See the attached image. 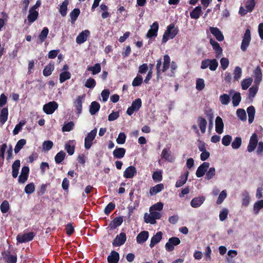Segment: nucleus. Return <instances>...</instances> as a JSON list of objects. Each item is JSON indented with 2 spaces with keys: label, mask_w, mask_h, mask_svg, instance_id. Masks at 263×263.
<instances>
[{
  "label": "nucleus",
  "mask_w": 263,
  "mask_h": 263,
  "mask_svg": "<svg viewBox=\"0 0 263 263\" xmlns=\"http://www.w3.org/2000/svg\"><path fill=\"white\" fill-rule=\"evenodd\" d=\"M20 167V161L18 160H15L12 164V176L13 178H16L18 171Z\"/></svg>",
  "instance_id": "35"
},
{
  "label": "nucleus",
  "mask_w": 263,
  "mask_h": 263,
  "mask_svg": "<svg viewBox=\"0 0 263 263\" xmlns=\"http://www.w3.org/2000/svg\"><path fill=\"white\" fill-rule=\"evenodd\" d=\"M126 240V236L124 233H121L114 239L112 245L118 247L123 245Z\"/></svg>",
  "instance_id": "11"
},
{
  "label": "nucleus",
  "mask_w": 263,
  "mask_h": 263,
  "mask_svg": "<svg viewBox=\"0 0 263 263\" xmlns=\"http://www.w3.org/2000/svg\"><path fill=\"white\" fill-rule=\"evenodd\" d=\"M247 112L248 114V122L249 123H252L254 119L255 113V108L253 106H250L247 108Z\"/></svg>",
  "instance_id": "38"
},
{
  "label": "nucleus",
  "mask_w": 263,
  "mask_h": 263,
  "mask_svg": "<svg viewBox=\"0 0 263 263\" xmlns=\"http://www.w3.org/2000/svg\"><path fill=\"white\" fill-rule=\"evenodd\" d=\"M209 166L210 163L209 162H203L198 167L196 172V176L198 178L202 177L207 171Z\"/></svg>",
  "instance_id": "13"
},
{
  "label": "nucleus",
  "mask_w": 263,
  "mask_h": 263,
  "mask_svg": "<svg viewBox=\"0 0 263 263\" xmlns=\"http://www.w3.org/2000/svg\"><path fill=\"white\" fill-rule=\"evenodd\" d=\"M66 154L64 152L61 151L59 152L55 156V161L57 163H60L65 158Z\"/></svg>",
  "instance_id": "52"
},
{
  "label": "nucleus",
  "mask_w": 263,
  "mask_h": 263,
  "mask_svg": "<svg viewBox=\"0 0 263 263\" xmlns=\"http://www.w3.org/2000/svg\"><path fill=\"white\" fill-rule=\"evenodd\" d=\"M26 144V140L24 139L18 140L14 147V152L18 153L23 146Z\"/></svg>",
  "instance_id": "42"
},
{
  "label": "nucleus",
  "mask_w": 263,
  "mask_h": 263,
  "mask_svg": "<svg viewBox=\"0 0 263 263\" xmlns=\"http://www.w3.org/2000/svg\"><path fill=\"white\" fill-rule=\"evenodd\" d=\"M254 74L255 77V83L256 85H258L262 79V72L260 68L257 66L254 71Z\"/></svg>",
  "instance_id": "30"
},
{
  "label": "nucleus",
  "mask_w": 263,
  "mask_h": 263,
  "mask_svg": "<svg viewBox=\"0 0 263 263\" xmlns=\"http://www.w3.org/2000/svg\"><path fill=\"white\" fill-rule=\"evenodd\" d=\"M39 12L34 9L30 8L29 10V14L27 16L28 20L30 23H33L37 18Z\"/></svg>",
  "instance_id": "28"
},
{
  "label": "nucleus",
  "mask_w": 263,
  "mask_h": 263,
  "mask_svg": "<svg viewBox=\"0 0 263 263\" xmlns=\"http://www.w3.org/2000/svg\"><path fill=\"white\" fill-rule=\"evenodd\" d=\"M252 79L251 78L243 80L241 83L242 89L243 90L247 89L252 84Z\"/></svg>",
  "instance_id": "50"
},
{
  "label": "nucleus",
  "mask_w": 263,
  "mask_h": 263,
  "mask_svg": "<svg viewBox=\"0 0 263 263\" xmlns=\"http://www.w3.org/2000/svg\"><path fill=\"white\" fill-rule=\"evenodd\" d=\"M189 175V172H186L184 174L181 175L180 177V179L177 181L175 186L176 187H180L184 185Z\"/></svg>",
  "instance_id": "32"
},
{
  "label": "nucleus",
  "mask_w": 263,
  "mask_h": 263,
  "mask_svg": "<svg viewBox=\"0 0 263 263\" xmlns=\"http://www.w3.org/2000/svg\"><path fill=\"white\" fill-rule=\"evenodd\" d=\"M71 74L68 71H63L60 74V82L61 83H63L66 80L70 78Z\"/></svg>",
  "instance_id": "51"
},
{
  "label": "nucleus",
  "mask_w": 263,
  "mask_h": 263,
  "mask_svg": "<svg viewBox=\"0 0 263 263\" xmlns=\"http://www.w3.org/2000/svg\"><path fill=\"white\" fill-rule=\"evenodd\" d=\"M136 172V169L134 166H130L124 171L123 176L126 178H132L135 176Z\"/></svg>",
  "instance_id": "23"
},
{
  "label": "nucleus",
  "mask_w": 263,
  "mask_h": 263,
  "mask_svg": "<svg viewBox=\"0 0 263 263\" xmlns=\"http://www.w3.org/2000/svg\"><path fill=\"white\" fill-rule=\"evenodd\" d=\"M197 123L201 133L204 134L205 132L206 128V120L205 119L200 117L198 118Z\"/></svg>",
  "instance_id": "25"
},
{
  "label": "nucleus",
  "mask_w": 263,
  "mask_h": 263,
  "mask_svg": "<svg viewBox=\"0 0 263 263\" xmlns=\"http://www.w3.org/2000/svg\"><path fill=\"white\" fill-rule=\"evenodd\" d=\"M119 260V254L118 252L112 251L107 257L108 263H118Z\"/></svg>",
  "instance_id": "29"
},
{
  "label": "nucleus",
  "mask_w": 263,
  "mask_h": 263,
  "mask_svg": "<svg viewBox=\"0 0 263 263\" xmlns=\"http://www.w3.org/2000/svg\"><path fill=\"white\" fill-rule=\"evenodd\" d=\"M143 81V78L140 74H137L136 78H134L132 82V85L134 87L140 86Z\"/></svg>",
  "instance_id": "55"
},
{
  "label": "nucleus",
  "mask_w": 263,
  "mask_h": 263,
  "mask_svg": "<svg viewBox=\"0 0 263 263\" xmlns=\"http://www.w3.org/2000/svg\"><path fill=\"white\" fill-rule=\"evenodd\" d=\"M83 96H78L76 101L74 102V106L77 109V112L78 115H80L82 112V100Z\"/></svg>",
  "instance_id": "27"
},
{
  "label": "nucleus",
  "mask_w": 263,
  "mask_h": 263,
  "mask_svg": "<svg viewBox=\"0 0 263 263\" xmlns=\"http://www.w3.org/2000/svg\"><path fill=\"white\" fill-rule=\"evenodd\" d=\"M202 14V8L201 6H198L195 7L191 12L190 16L193 19L197 20Z\"/></svg>",
  "instance_id": "26"
},
{
  "label": "nucleus",
  "mask_w": 263,
  "mask_h": 263,
  "mask_svg": "<svg viewBox=\"0 0 263 263\" xmlns=\"http://www.w3.org/2000/svg\"><path fill=\"white\" fill-rule=\"evenodd\" d=\"M149 212L150 213L148 215L147 214H145V221L146 223H149L153 224H155L156 222V220L159 219L161 218V214L158 212L151 210V209H149Z\"/></svg>",
  "instance_id": "4"
},
{
  "label": "nucleus",
  "mask_w": 263,
  "mask_h": 263,
  "mask_svg": "<svg viewBox=\"0 0 263 263\" xmlns=\"http://www.w3.org/2000/svg\"><path fill=\"white\" fill-rule=\"evenodd\" d=\"M232 137L229 135L224 136L222 138V144L224 146H228L232 142Z\"/></svg>",
  "instance_id": "58"
},
{
  "label": "nucleus",
  "mask_w": 263,
  "mask_h": 263,
  "mask_svg": "<svg viewBox=\"0 0 263 263\" xmlns=\"http://www.w3.org/2000/svg\"><path fill=\"white\" fill-rule=\"evenodd\" d=\"M125 154V149L122 147H117L113 152L114 157L118 159L122 158Z\"/></svg>",
  "instance_id": "31"
},
{
  "label": "nucleus",
  "mask_w": 263,
  "mask_h": 263,
  "mask_svg": "<svg viewBox=\"0 0 263 263\" xmlns=\"http://www.w3.org/2000/svg\"><path fill=\"white\" fill-rule=\"evenodd\" d=\"M58 104L55 101L50 102L43 106V110L47 114H52L58 108Z\"/></svg>",
  "instance_id": "9"
},
{
  "label": "nucleus",
  "mask_w": 263,
  "mask_h": 263,
  "mask_svg": "<svg viewBox=\"0 0 263 263\" xmlns=\"http://www.w3.org/2000/svg\"><path fill=\"white\" fill-rule=\"evenodd\" d=\"M90 31L88 30L82 31L77 37L76 42L81 45L86 41L87 37L90 35Z\"/></svg>",
  "instance_id": "12"
},
{
  "label": "nucleus",
  "mask_w": 263,
  "mask_h": 263,
  "mask_svg": "<svg viewBox=\"0 0 263 263\" xmlns=\"http://www.w3.org/2000/svg\"><path fill=\"white\" fill-rule=\"evenodd\" d=\"M54 64L52 63H49L47 65L43 70V74L45 77H48L50 76L52 71L54 70Z\"/></svg>",
  "instance_id": "41"
},
{
  "label": "nucleus",
  "mask_w": 263,
  "mask_h": 263,
  "mask_svg": "<svg viewBox=\"0 0 263 263\" xmlns=\"http://www.w3.org/2000/svg\"><path fill=\"white\" fill-rule=\"evenodd\" d=\"M123 222V218L121 217H116L111 222L112 227L115 228L120 226Z\"/></svg>",
  "instance_id": "64"
},
{
  "label": "nucleus",
  "mask_w": 263,
  "mask_h": 263,
  "mask_svg": "<svg viewBox=\"0 0 263 263\" xmlns=\"http://www.w3.org/2000/svg\"><path fill=\"white\" fill-rule=\"evenodd\" d=\"M49 33V30L48 28L44 27L41 33L39 35V39L41 43H43L46 39L48 34Z\"/></svg>",
  "instance_id": "44"
},
{
  "label": "nucleus",
  "mask_w": 263,
  "mask_h": 263,
  "mask_svg": "<svg viewBox=\"0 0 263 263\" xmlns=\"http://www.w3.org/2000/svg\"><path fill=\"white\" fill-rule=\"evenodd\" d=\"M73 141H69L65 144V149L69 155H72L74 152V145L71 144Z\"/></svg>",
  "instance_id": "43"
},
{
  "label": "nucleus",
  "mask_w": 263,
  "mask_h": 263,
  "mask_svg": "<svg viewBox=\"0 0 263 263\" xmlns=\"http://www.w3.org/2000/svg\"><path fill=\"white\" fill-rule=\"evenodd\" d=\"M205 87L204 81L203 79L198 78L196 81V89L198 91H201Z\"/></svg>",
  "instance_id": "45"
},
{
  "label": "nucleus",
  "mask_w": 263,
  "mask_h": 263,
  "mask_svg": "<svg viewBox=\"0 0 263 263\" xmlns=\"http://www.w3.org/2000/svg\"><path fill=\"white\" fill-rule=\"evenodd\" d=\"M250 202V196L249 193L247 191H244L242 193V204L243 206H247Z\"/></svg>",
  "instance_id": "33"
},
{
  "label": "nucleus",
  "mask_w": 263,
  "mask_h": 263,
  "mask_svg": "<svg viewBox=\"0 0 263 263\" xmlns=\"http://www.w3.org/2000/svg\"><path fill=\"white\" fill-rule=\"evenodd\" d=\"M218 66V63L216 59H210L209 69L212 71L216 70Z\"/></svg>",
  "instance_id": "61"
},
{
  "label": "nucleus",
  "mask_w": 263,
  "mask_h": 263,
  "mask_svg": "<svg viewBox=\"0 0 263 263\" xmlns=\"http://www.w3.org/2000/svg\"><path fill=\"white\" fill-rule=\"evenodd\" d=\"M224 124L221 117L218 116L215 120V130L218 134L223 132Z\"/></svg>",
  "instance_id": "16"
},
{
  "label": "nucleus",
  "mask_w": 263,
  "mask_h": 263,
  "mask_svg": "<svg viewBox=\"0 0 263 263\" xmlns=\"http://www.w3.org/2000/svg\"><path fill=\"white\" fill-rule=\"evenodd\" d=\"M211 33L216 37L218 41H222L224 36L221 31L217 27H211L210 28Z\"/></svg>",
  "instance_id": "17"
},
{
  "label": "nucleus",
  "mask_w": 263,
  "mask_h": 263,
  "mask_svg": "<svg viewBox=\"0 0 263 263\" xmlns=\"http://www.w3.org/2000/svg\"><path fill=\"white\" fill-rule=\"evenodd\" d=\"M159 28V25L157 22H155L151 26V29L148 31L146 34L147 38L155 37L157 35V32Z\"/></svg>",
  "instance_id": "15"
},
{
  "label": "nucleus",
  "mask_w": 263,
  "mask_h": 263,
  "mask_svg": "<svg viewBox=\"0 0 263 263\" xmlns=\"http://www.w3.org/2000/svg\"><path fill=\"white\" fill-rule=\"evenodd\" d=\"M68 4V0H65L60 5L59 12L62 16H65L67 14V6Z\"/></svg>",
  "instance_id": "37"
},
{
  "label": "nucleus",
  "mask_w": 263,
  "mask_h": 263,
  "mask_svg": "<svg viewBox=\"0 0 263 263\" xmlns=\"http://www.w3.org/2000/svg\"><path fill=\"white\" fill-rule=\"evenodd\" d=\"M210 42L212 46L213 49L215 50L216 58H219L221 57L222 54V49L220 47L219 43L212 39L210 40Z\"/></svg>",
  "instance_id": "14"
},
{
  "label": "nucleus",
  "mask_w": 263,
  "mask_h": 263,
  "mask_svg": "<svg viewBox=\"0 0 263 263\" xmlns=\"http://www.w3.org/2000/svg\"><path fill=\"white\" fill-rule=\"evenodd\" d=\"M97 133V129L95 128L87 134L84 139V147L85 149H89L93 144Z\"/></svg>",
  "instance_id": "3"
},
{
  "label": "nucleus",
  "mask_w": 263,
  "mask_h": 263,
  "mask_svg": "<svg viewBox=\"0 0 263 263\" xmlns=\"http://www.w3.org/2000/svg\"><path fill=\"white\" fill-rule=\"evenodd\" d=\"M241 138L239 137H236L232 142V147L233 149H238L241 145Z\"/></svg>",
  "instance_id": "46"
},
{
  "label": "nucleus",
  "mask_w": 263,
  "mask_h": 263,
  "mask_svg": "<svg viewBox=\"0 0 263 263\" xmlns=\"http://www.w3.org/2000/svg\"><path fill=\"white\" fill-rule=\"evenodd\" d=\"M178 32V29L177 27H175L174 24L169 25L163 35L162 43L164 44L168 40L173 39L177 34Z\"/></svg>",
  "instance_id": "2"
},
{
  "label": "nucleus",
  "mask_w": 263,
  "mask_h": 263,
  "mask_svg": "<svg viewBox=\"0 0 263 263\" xmlns=\"http://www.w3.org/2000/svg\"><path fill=\"white\" fill-rule=\"evenodd\" d=\"M5 259L7 263H16L17 260L16 256L10 254L6 255Z\"/></svg>",
  "instance_id": "63"
},
{
  "label": "nucleus",
  "mask_w": 263,
  "mask_h": 263,
  "mask_svg": "<svg viewBox=\"0 0 263 263\" xmlns=\"http://www.w3.org/2000/svg\"><path fill=\"white\" fill-rule=\"evenodd\" d=\"M87 70L92 72L93 75L99 73L101 70V65L99 63H97L93 66H88Z\"/></svg>",
  "instance_id": "39"
},
{
  "label": "nucleus",
  "mask_w": 263,
  "mask_h": 263,
  "mask_svg": "<svg viewBox=\"0 0 263 263\" xmlns=\"http://www.w3.org/2000/svg\"><path fill=\"white\" fill-rule=\"evenodd\" d=\"M35 190V186L33 183L28 184L25 187V192L26 193L30 194Z\"/></svg>",
  "instance_id": "62"
},
{
  "label": "nucleus",
  "mask_w": 263,
  "mask_h": 263,
  "mask_svg": "<svg viewBox=\"0 0 263 263\" xmlns=\"http://www.w3.org/2000/svg\"><path fill=\"white\" fill-rule=\"evenodd\" d=\"M233 93L234 94L232 96L233 105L234 106H237L241 101L240 93L238 92H235L233 90H231L229 91L230 95H232Z\"/></svg>",
  "instance_id": "21"
},
{
  "label": "nucleus",
  "mask_w": 263,
  "mask_h": 263,
  "mask_svg": "<svg viewBox=\"0 0 263 263\" xmlns=\"http://www.w3.org/2000/svg\"><path fill=\"white\" fill-rule=\"evenodd\" d=\"M258 91V86H253L249 90V99H252L256 95Z\"/></svg>",
  "instance_id": "57"
},
{
  "label": "nucleus",
  "mask_w": 263,
  "mask_h": 263,
  "mask_svg": "<svg viewBox=\"0 0 263 263\" xmlns=\"http://www.w3.org/2000/svg\"><path fill=\"white\" fill-rule=\"evenodd\" d=\"M258 141L257 134L255 133L253 134L250 138L249 142L247 146V151L249 153H251L255 149L258 143Z\"/></svg>",
  "instance_id": "6"
},
{
  "label": "nucleus",
  "mask_w": 263,
  "mask_h": 263,
  "mask_svg": "<svg viewBox=\"0 0 263 263\" xmlns=\"http://www.w3.org/2000/svg\"><path fill=\"white\" fill-rule=\"evenodd\" d=\"M8 117V107H4L0 110V126H2L7 121Z\"/></svg>",
  "instance_id": "20"
},
{
  "label": "nucleus",
  "mask_w": 263,
  "mask_h": 263,
  "mask_svg": "<svg viewBox=\"0 0 263 263\" xmlns=\"http://www.w3.org/2000/svg\"><path fill=\"white\" fill-rule=\"evenodd\" d=\"M251 41V32L249 29H247L245 33L241 45V49L245 51L249 46Z\"/></svg>",
  "instance_id": "8"
},
{
  "label": "nucleus",
  "mask_w": 263,
  "mask_h": 263,
  "mask_svg": "<svg viewBox=\"0 0 263 263\" xmlns=\"http://www.w3.org/2000/svg\"><path fill=\"white\" fill-rule=\"evenodd\" d=\"M161 156L162 158L170 162H173L175 160V157L168 152V150L166 148L163 149Z\"/></svg>",
  "instance_id": "24"
},
{
  "label": "nucleus",
  "mask_w": 263,
  "mask_h": 263,
  "mask_svg": "<svg viewBox=\"0 0 263 263\" xmlns=\"http://www.w3.org/2000/svg\"><path fill=\"white\" fill-rule=\"evenodd\" d=\"M26 124V121L24 120H21L15 126L14 129L13 130V134L16 135L19 133L22 130L23 126Z\"/></svg>",
  "instance_id": "47"
},
{
  "label": "nucleus",
  "mask_w": 263,
  "mask_h": 263,
  "mask_svg": "<svg viewBox=\"0 0 263 263\" xmlns=\"http://www.w3.org/2000/svg\"><path fill=\"white\" fill-rule=\"evenodd\" d=\"M180 243V240L176 237H173L168 239L165 245V249L168 252H171L174 249V247Z\"/></svg>",
  "instance_id": "7"
},
{
  "label": "nucleus",
  "mask_w": 263,
  "mask_h": 263,
  "mask_svg": "<svg viewBox=\"0 0 263 263\" xmlns=\"http://www.w3.org/2000/svg\"><path fill=\"white\" fill-rule=\"evenodd\" d=\"M162 238V233L161 232H157L155 235H154L151 239V242L149 244V247L152 248H153L156 244L159 243Z\"/></svg>",
  "instance_id": "18"
},
{
  "label": "nucleus",
  "mask_w": 263,
  "mask_h": 263,
  "mask_svg": "<svg viewBox=\"0 0 263 263\" xmlns=\"http://www.w3.org/2000/svg\"><path fill=\"white\" fill-rule=\"evenodd\" d=\"M216 174L215 168L214 167L209 168L206 173L205 178L207 180L211 179Z\"/></svg>",
  "instance_id": "56"
},
{
  "label": "nucleus",
  "mask_w": 263,
  "mask_h": 263,
  "mask_svg": "<svg viewBox=\"0 0 263 263\" xmlns=\"http://www.w3.org/2000/svg\"><path fill=\"white\" fill-rule=\"evenodd\" d=\"M100 105L96 101L92 102L89 107V112L91 115H95L99 110Z\"/></svg>",
  "instance_id": "36"
},
{
  "label": "nucleus",
  "mask_w": 263,
  "mask_h": 263,
  "mask_svg": "<svg viewBox=\"0 0 263 263\" xmlns=\"http://www.w3.org/2000/svg\"><path fill=\"white\" fill-rule=\"evenodd\" d=\"M0 209L2 213H6L10 209V205L8 201L4 200L0 206Z\"/></svg>",
  "instance_id": "49"
},
{
  "label": "nucleus",
  "mask_w": 263,
  "mask_h": 263,
  "mask_svg": "<svg viewBox=\"0 0 263 263\" xmlns=\"http://www.w3.org/2000/svg\"><path fill=\"white\" fill-rule=\"evenodd\" d=\"M205 198L203 196H199L193 198L191 201V205L195 208L199 207L204 201Z\"/></svg>",
  "instance_id": "22"
},
{
  "label": "nucleus",
  "mask_w": 263,
  "mask_h": 263,
  "mask_svg": "<svg viewBox=\"0 0 263 263\" xmlns=\"http://www.w3.org/2000/svg\"><path fill=\"white\" fill-rule=\"evenodd\" d=\"M263 208V200L256 202L253 205V212L255 215H257L259 211Z\"/></svg>",
  "instance_id": "40"
},
{
  "label": "nucleus",
  "mask_w": 263,
  "mask_h": 263,
  "mask_svg": "<svg viewBox=\"0 0 263 263\" xmlns=\"http://www.w3.org/2000/svg\"><path fill=\"white\" fill-rule=\"evenodd\" d=\"M142 105V102L140 99L138 98L134 100L131 106L129 107L126 111V113L129 116H131L134 111H138Z\"/></svg>",
  "instance_id": "5"
},
{
  "label": "nucleus",
  "mask_w": 263,
  "mask_h": 263,
  "mask_svg": "<svg viewBox=\"0 0 263 263\" xmlns=\"http://www.w3.org/2000/svg\"><path fill=\"white\" fill-rule=\"evenodd\" d=\"M171 59L168 55L165 54L163 57V66L161 68L162 61L160 59L157 61L156 69L157 76L159 77L161 72L166 71L170 66Z\"/></svg>",
  "instance_id": "1"
},
{
  "label": "nucleus",
  "mask_w": 263,
  "mask_h": 263,
  "mask_svg": "<svg viewBox=\"0 0 263 263\" xmlns=\"http://www.w3.org/2000/svg\"><path fill=\"white\" fill-rule=\"evenodd\" d=\"M242 70L240 67L237 66L235 67L234 71V79L235 81H238L241 76Z\"/></svg>",
  "instance_id": "60"
},
{
  "label": "nucleus",
  "mask_w": 263,
  "mask_h": 263,
  "mask_svg": "<svg viewBox=\"0 0 263 263\" xmlns=\"http://www.w3.org/2000/svg\"><path fill=\"white\" fill-rule=\"evenodd\" d=\"M236 114L239 119L241 121H246L247 115L246 112L244 109L241 108L238 109L236 111Z\"/></svg>",
  "instance_id": "53"
},
{
  "label": "nucleus",
  "mask_w": 263,
  "mask_h": 263,
  "mask_svg": "<svg viewBox=\"0 0 263 263\" xmlns=\"http://www.w3.org/2000/svg\"><path fill=\"white\" fill-rule=\"evenodd\" d=\"M34 236L33 232H29L26 234H20L17 236L16 239L20 243H24L31 240Z\"/></svg>",
  "instance_id": "10"
},
{
  "label": "nucleus",
  "mask_w": 263,
  "mask_h": 263,
  "mask_svg": "<svg viewBox=\"0 0 263 263\" xmlns=\"http://www.w3.org/2000/svg\"><path fill=\"white\" fill-rule=\"evenodd\" d=\"M80 11L79 9H74L70 12V16L72 23H74L76 21L80 14Z\"/></svg>",
  "instance_id": "54"
},
{
  "label": "nucleus",
  "mask_w": 263,
  "mask_h": 263,
  "mask_svg": "<svg viewBox=\"0 0 263 263\" xmlns=\"http://www.w3.org/2000/svg\"><path fill=\"white\" fill-rule=\"evenodd\" d=\"M219 101L222 105H228L230 102V96L226 94L223 93L219 97Z\"/></svg>",
  "instance_id": "48"
},
{
  "label": "nucleus",
  "mask_w": 263,
  "mask_h": 263,
  "mask_svg": "<svg viewBox=\"0 0 263 263\" xmlns=\"http://www.w3.org/2000/svg\"><path fill=\"white\" fill-rule=\"evenodd\" d=\"M96 85V81L93 79L90 78L86 80L85 86L88 88H93Z\"/></svg>",
  "instance_id": "59"
},
{
  "label": "nucleus",
  "mask_w": 263,
  "mask_h": 263,
  "mask_svg": "<svg viewBox=\"0 0 263 263\" xmlns=\"http://www.w3.org/2000/svg\"><path fill=\"white\" fill-rule=\"evenodd\" d=\"M149 237V233L147 231H143L141 232L137 236L136 240L139 244L143 243L145 242Z\"/></svg>",
  "instance_id": "19"
},
{
  "label": "nucleus",
  "mask_w": 263,
  "mask_h": 263,
  "mask_svg": "<svg viewBox=\"0 0 263 263\" xmlns=\"http://www.w3.org/2000/svg\"><path fill=\"white\" fill-rule=\"evenodd\" d=\"M164 188L163 184L162 183L158 184L151 187L149 190V194L151 195H155L161 192Z\"/></svg>",
  "instance_id": "34"
}]
</instances>
